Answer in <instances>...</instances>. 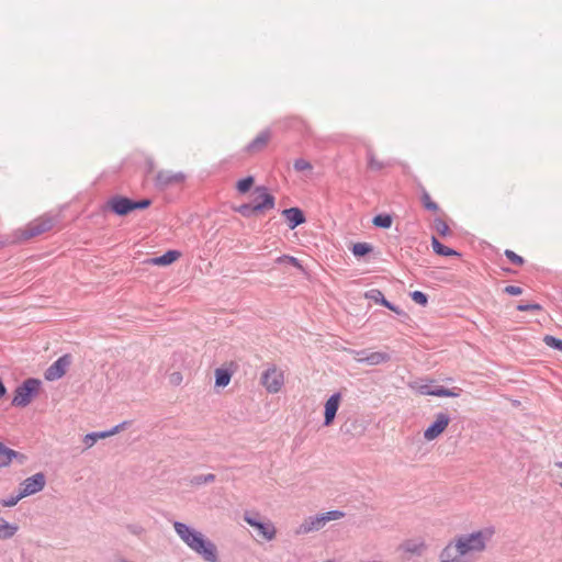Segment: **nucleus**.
<instances>
[{
	"instance_id": "1a4fd4ad",
	"label": "nucleus",
	"mask_w": 562,
	"mask_h": 562,
	"mask_svg": "<svg viewBox=\"0 0 562 562\" xmlns=\"http://www.w3.org/2000/svg\"><path fill=\"white\" fill-rule=\"evenodd\" d=\"M261 383L269 393H277L283 385V373L276 368L267 369L262 373Z\"/></svg>"
},
{
	"instance_id": "49530a36",
	"label": "nucleus",
	"mask_w": 562,
	"mask_h": 562,
	"mask_svg": "<svg viewBox=\"0 0 562 562\" xmlns=\"http://www.w3.org/2000/svg\"><path fill=\"white\" fill-rule=\"evenodd\" d=\"M244 520L251 527H254L255 529L258 527V525H260L261 520L259 519V514L258 513H254V514H248L246 513L245 516H244Z\"/></svg>"
},
{
	"instance_id": "39448f33",
	"label": "nucleus",
	"mask_w": 562,
	"mask_h": 562,
	"mask_svg": "<svg viewBox=\"0 0 562 562\" xmlns=\"http://www.w3.org/2000/svg\"><path fill=\"white\" fill-rule=\"evenodd\" d=\"M345 517V513L338 509L307 517L300 526L299 533H308L321 530L328 521Z\"/></svg>"
},
{
	"instance_id": "ea45409f",
	"label": "nucleus",
	"mask_w": 562,
	"mask_h": 562,
	"mask_svg": "<svg viewBox=\"0 0 562 562\" xmlns=\"http://www.w3.org/2000/svg\"><path fill=\"white\" fill-rule=\"evenodd\" d=\"M504 255L515 266L521 267L526 262V260L520 255H517L515 251L510 249H506L504 251Z\"/></svg>"
},
{
	"instance_id": "4be33fe9",
	"label": "nucleus",
	"mask_w": 562,
	"mask_h": 562,
	"mask_svg": "<svg viewBox=\"0 0 562 562\" xmlns=\"http://www.w3.org/2000/svg\"><path fill=\"white\" fill-rule=\"evenodd\" d=\"M181 257V252L179 250L170 249L167 250L161 256H156L147 259V262L153 266L166 267L173 263Z\"/></svg>"
},
{
	"instance_id": "6e6552de",
	"label": "nucleus",
	"mask_w": 562,
	"mask_h": 562,
	"mask_svg": "<svg viewBox=\"0 0 562 562\" xmlns=\"http://www.w3.org/2000/svg\"><path fill=\"white\" fill-rule=\"evenodd\" d=\"M46 484V476L43 472H37L25 479L20 484L21 496L27 497L41 492Z\"/></svg>"
},
{
	"instance_id": "a18cd8bd",
	"label": "nucleus",
	"mask_w": 562,
	"mask_h": 562,
	"mask_svg": "<svg viewBox=\"0 0 562 562\" xmlns=\"http://www.w3.org/2000/svg\"><path fill=\"white\" fill-rule=\"evenodd\" d=\"M284 128H299L303 125V121L299 117H286L282 121Z\"/></svg>"
},
{
	"instance_id": "c03bdc74",
	"label": "nucleus",
	"mask_w": 562,
	"mask_h": 562,
	"mask_svg": "<svg viewBox=\"0 0 562 562\" xmlns=\"http://www.w3.org/2000/svg\"><path fill=\"white\" fill-rule=\"evenodd\" d=\"M22 498H24V496H21V492H19L16 495H11L7 498H2L0 501V504L3 506V507H13L15 506Z\"/></svg>"
},
{
	"instance_id": "79ce46f5",
	"label": "nucleus",
	"mask_w": 562,
	"mask_h": 562,
	"mask_svg": "<svg viewBox=\"0 0 562 562\" xmlns=\"http://www.w3.org/2000/svg\"><path fill=\"white\" fill-rule=\"evenodd\" d=\"M516 308L519 312H540L543 310L542 305L539 303H520Z\"/></svg>"
},
{
	"instance_id": "a878e982",
	"label": "nucleus",
	"mask_w": 562,
	"mask_h": 562,
	"mask_svg": "<svg viewBox=\"0 0 562 562\" xmlns=\"http://www.w3.org/2000/svg\"><path fill=\"white\" fill-rule=\"evenodd\" d=\"M402 549L404 552L422 555L426 549V544L424 541L407 540L402 544Z\"/></svg>"
},
{
	"instance_id": "20e7f679",
	"label": "nucleus",
	"mask_w": 562,
	"mask_h": 562,
	"mask_svg": "<svg viewBox=\"0 0 562 562\" xmlns=\"http://www.w3.org/2000/svg\"><path fill=\"white\" fill-rule=\"evenodd\" d=\"M42 386V381L36 378H29L24 380L14 390V396L11 405L14 407L27 406L34 397L37 396Z\"/></svg>"
},
{
	"instance_id": "c85d7f7f",
	"label": "nucleus",
	"mask_w": 562,
	"mask_h": 562,
	"mask_svg": "<svg viewBox=\"0 0 562 562\" xmlns=\"http://www.w3.org/2000/svg\"><path fill=\"white\" fill-rule=\"evenodd\" d=\"M256 530L268 541L272 540L277 532L276 527L271 521H261Z\"/></svg>"
},
{
	"instance_id": "ddd939ff",
	"label": "nucleus",
	"mask_w": 562,
	"mask_h": 562,
	"mask_svg": "<svg viewBox=\"0 0 562 562\" xmlns=\"http://www.w3.org/2000/svg\"><path fill=\"white\" fill-rule=\"evenodd\" d=\"M340 400H341V394L339 392H336V393L331 394L325 402L324 423H323L324 426L328 427L334 423L336 414H337L339 405H340Z\"/></svg>"
},
{
	"instance_id": "4c0bfd02",
	"label": "nucleus",
	"mask_w": 562,
	"mask_h": 562,
	"mask_svg": "<svg viewBox=\"0 0 562 562\" xmlns=\"http://www.w3.org/2000/svg\"><path fill=\"white\" fill-rule=\"evenodd\" d=\"M277 263H283V262H286V263H290L291 266L300 269V270H304L301 261L296 258V257H293V256H290V255H282L280 257L277 258L276 260Z\"/></svg>"
},
{
	"instance_id": "f8f14e48",
	"label": "nucleus",
	"mask_w": 562,
	"mask_h": 562,
	"mask_svg": "<svg viewBox=\"0 0 562 562\" xmlns=\"http://www.w3.org/2000/svg\"><path fill=\"white\" fill-rule=\"evenodd\" d=\"M364 297L373 301L376 304H380L387 310L394 312L398 316H405L407 317V314L401 310L397 305L393 304L392 302L387 301L383 294V292L379 289H371L364 292Z\"/></svg>"
},
{
	"instance_id": "3c124183",
	"label": "nucleus",
	"mask_w": 562,
	"mask_h": 562,
	"mask_svg": "<svg viewBox=\"0 0 562 562\" xmlns=\"http://www.w3.org/2000/svg\"><path fill=\"white\" fill-rule=\"evenodd\" d=\"M26 456L16 451V456L13 457V460H16L19 464H23L26 461Z\"/></svg>"
},
{
	"instance_id": "dca6fc26",
	"label": "nucleus",
	"mask_w": 562,
	"mask_h": 562,
	"mask_svg": "<svg viewBox=\"0 0 562 562\" xmlns=\"http://www.w3.org/2000/svg\"><path fill=\"white\" fill-rule=\"evenodd\" d=\"M173 527L177 535L189 548L192 546L193 542H195L196 539H199V536L201 535L200 531L193 529L192 527L184 522L176 521L173 524Z\"/></svg>"
},
{
	"instance_id": "a19ab883",
	"label": "nucleus",
	"mask_w": 562,
	"mask_h": 562,
	"mask_svg": "<svg viewBox=\"0 0 562 562\" xmlns=\"http://www.w3.org/2000/svg\"><path fill=\"white\" fill-rule=\"evenodd\" d=\"M411 299L420 306L428 304V295L422 291H413L409 293Z\"/></svg>"
},
{
	"instance_id": "0eeeda50",
	"label": "nucleus",
	"mask_w": 562,
	"mask_h": 562,
	"mask_svg": "<svg viewBox=\"0 0 562 562\" xmlns=\"http://www.w3.org/2000/svg\"><path fill=\"white\" fill-rule=\"evenodd\" d=\"M72 362L70 353H65L53 362L45 371L44 378L47 381H56L63 378Z\"/></svg>"
},
{
	"instance_id": "6ab92c4d",
	"label": "nucleus",
	"mask_w": 562,
	"mask_h": 562,
	"mask_svg": "<svg viewBox=\"0 0 562 562\" xmlns=\"http://www.w3.org/2000/svg\"><path fill=\"white\" fill-rule=\"evenodd\" d=\"M194 552L206 562L218 561L217 548L209 538H205L204 541L195 548Z\"/></svg>"
},
{
	"instance_id": "c756f323",
	"label": "nucleus",
	"mask_w": 562,
	"mask_h": 562,
	"mask_svg": "<svg viewBox=\"0 0 562 562\" xmlns=\"http://www.w3.org/2000/svg\"><path fill=\"white\" fill-rule=\"evenodd\" d=\"M461 389L460 387H452V389H448V387H445L442 385H435L434 386V394L432 396H438V397H458L461 393Z\"/></svg>"
},
{
	"instance_id": "2eb2a0df",
	"label": "nucleus",
	"mask_w": 562,
	"mask_h": 562,
	"mask_svg": "<svg viewBox=\"0 0 562 562\" xmlns=\"http://www.w3.org/2000/svg\"><path fill=\"white\" fill-rule=\"evenodd\" d=\"M366 430L364 423L356 416L348 417L340 426V432L351 437L361 436Z\"/></svg>"
},
{
	"instance_id": "aec40b11",
	"label": "nucleus",
	"mask_w": 562,
	"mask_h": 562,
	"mask_svg": "<svg viewBox=\"0 0 562 562\" xmlns=\"http://www.w3.org/2000/svg\"><path fill=\"white\" fill-rule=\"evenodd\" d=\"M271 138L269 130L260 132L246 147L245 151L248 154H257L262 151Z\"/></svg>"
},
{
	"instance_id": "5701e85b",
	"label": "nucleus",
	"mask_w": 562,
	"mask_h": 562,
	"mask_svg": "<svg viewBox=\"0 0 562 562\" xmlns=\"http://www.w3.org/2000/svg\"><path fill=\"white\" fill-rule=\"evenodd\" d=\"M357 353L363 356L359 359L360 362H367L370 366L385 363L391 359L389 353L381 351L367 352L366 350H361Z\"/></svg>"
},
{
	"instance_id": "a211bd4d",
	"label": "nucleus",
	"mask_w": 562,
	"mask_h": 562,
	"mask_svg": "<svg viewBox=\"0 0 562 562\" xmlns=\"http://www.w3.org/2000/svg\"><path fill=\"white\" fill-rule=\"evenodd\" d=\"M126 424H127V422H123V423L112 427L109 430L92 431V432L87 434L83 437V443L86 445V448L87 449L91 448L98 441V439H103V438H106V437H110V436H113V435L117 434L121 429L124 428V426Z\"/></svg>"
},
{
	"instance_id": "4468645a",
	"label": "nucleus",
	"mask_w": 562,
	"mask_h": 562,
	"mask_svg": "<svg viewBox=\"0 0 562 562\" xmlns=\"http://www.w3.org/2000/svg\"><path fill=\"white\" fill-rule=\"evenodd\" d=\"M464 555L465 553H462V549L459 548L458 539L456 538L454 542H449L441 550L439 560L440 562H464Z\"/></svg>"
},
{
	"instance_id": "37998d69",
	"label": "nucleus",
	"mask_w": 562,
	"mask_h": 562,
	"mask_svg": "<svg viewBox=\"0 0 562 562\" xmlns=\"http://www.w3.org/2000/svg\"><path fill=\"white\" fill-rule=\"evenodd\" d=\"M293 168H294L295 171H305V170H312L313 166L306 159L297 158L293 162Z\"/></svg>"
},
{
	"instance_id": "f257e3e1",
	"label": "nucleus",
	"mask_w": 562,
	"mask_h": 562,
	"mask_svg": "<svg viewBox=\"0 0 562 562\" xmlns=\"http://www.w3.org/2000/svg\"><path fill=\"white\" fill-rule=\"evenodd\" d=\"M151 205L150 199L133 200L131 198L115 194L108 199L104 211H110L117 216H126L133 211L145 210Z\"/></svg>"
},
{
	"instance_id": "7c9ffc66",
	"label": "nucleus",
	"mask_w": 562,
	"mask_h": 562,
	"mask_svg": "<svg viewBox=\"0 0 562 562\" xmlns=\"http://www.w3.org/2000/svg\"><path fill=\"white\" fill-rule=\"evenodd\" d=\"M373 251V246L369 243H356L351 248V252L356 258H363Z\"/></svg>"
},
{
	"instance_id": "f03ea898",
	"label": "nucleus",
	"mask_w": 562,
	"mask_h": 562,
	"mask_svg": "<svg viewBox=\"0 0 562 562\" xmlns=\"http://www.w3.org/2000/svg\"><path fill=\"white\" fill-rule=\"evenodd\" d=\"M494 535L495 528L490 526L469 535H461L457 539L462 553L468 554L471 552H483Z\"/></svg>"
},
{
	"instance_id": "13d9d810",
	"label": "nucleus",
	"mask_w": 562,
	"mask_h": 562,
	"mask_svg": "<svg viewBox=\"0 0 562 562\" xmlns=\"http://www.w3.org/2000/svg\"><path fill=\"white\" fill-rule=\"evenodd\" d=\"M325 562H335V561H334V560H327V561H325Z\"/></svg>"
},
{
	"instance_id": "9b49d317",
	"label": "nucleus",
	"mask_w": 562,
	"mask_h": 562,
	"mask_svg": "<svg viewBox=\"0 0 562 562\" xmlns=\"http://www.w3.org/2000/svg\"><path fill=\"white\" fill-rule=\"evenodd\" d=\"M254 193L257 196L254 200L255 205H260V214L267 210H272L276 206V198L269 192V189L265 186H258L255 188Z\"/></svg>"
},
{
	"instance_id": "72a5a7b5",
	"label": "nucleus",
	"mask_w": 562,
	"mask_h": 562,
	"mask_svg": "<svg viewBox=\"0 0 562 562\" xmlns=\"http://www.w3.org/2000/svg\"><path fill=\"white\" fill-rule=\"evenodd\" d=\"M16 456V451L8 448L2 441H0V462L8 467L13 461V457Z\"/></svg>"
},
{
	"instance_id": "09e8293b",
	"label": "nucleus",
	"mask_w": 562,
	"mask_h": 562,
	"mask_svg": "<svg viewBox=\"0 0 562 562\" xmlns=\"http://www.w3.org/2000/svg\"><path fill=\"white\" fill-rule=\"evenodd\" d=\"M434 386L431 383H427V384H422L419 387H418V392L422 394V395H431L434 394Z\"/></svg>"
},
{
	"instance_id": "6e6d98bb",
	"label": "nucleus",
	"mask_w": 562,
	"mask_h": 562,
	"mask_svg": "<svg viewBox=\"0 0 562 562\" xmlns=\"http://www.w3.org/2000/svg\"><path fill=\"white\" fill-rule=\"evenodd\" d=\"M502 270L507 273V274H510V273H515L516 271L513 270L512 268H505V267H502Z\"/></svg>"
},
{
	"instance_id": "de8ad7c7",
	"label": "nucleus",
	"mask_w": 562,
	"mask_h": 562,
	"mask_svg": "<svg viewBox=\"0 0 562 562\" xmlns=\"http://www.w3.org/2000/svg\"><path fill=\"white\" fill-rule=\"evenodd\" d=\"M503 292L512 296H517L522 293V289L517 285H507L504 288Z\"/></svg>"
},
{
	"instance_id": "c9c22d12",
	"label": "nucleus",
	"mask_w": 562,
	"mask_h": 562,
	"mask_svg": "<svg viewBox=\"0 0 562 562\" xmlns=\"http://www.w3.org/2000/svg\"><path fill=\"white\" fill-rule=\"evenodd\" d=\"M215 479H216V476L213 473L199 474V475L193 476L190 480V483L192 485L199 486V485H203V484L213 483L215 481Z\"/></svg>"
},
{
	"instance_id": "b1692460",
	"label": "nucleus",
	"mask_w": 562,
	"mask_h": 562,
	"mask_svg": "<svg viewBox=\"0 0 562 562\" xmlns=\"http://www.w3.org/2000/svg\"><path fill=\"white\" fill-rule=\"evenodd\" d=\"M431 247H432V251L438 255V256H442V257H461V252L443 245L437 237L432 236L431 237Z\"/></svg>"
},
{
	"instance_id": "864d4df0",
	"label": "nucleus",
	"mask_w": 562,
	"mask_h": 562,
	"mask_svg": "<svg viewBox=\"0 0 562 562\" xmlns=\"http://www.w3.org/2000/svg\"><path fill=\"white\" fill-rule=\"evenodd\" d=\"M7 394V387L3 383V381L0 379V398L3 397Z\"/></svg>"
},
{
	"instance_id": "f3484780",
	"label": "nucleus",
	"mask_w": 562,
	"mask_h": 562,
	"mask_svg": "<svg viewBox=\"0 0 562 562\" xmlns=\"http://www.w3.org/2000/svg\"><path fill=\"white\" fill-rule=\"evenodd\" d=\"M281 214L286 220L290 229H294L306 222L304 212L297 206L284 209Z\"/></svg>"
},
{
	"instance_id": "423d86ee",
	"label": "nucleus",
	"mask_w": 562,
	"mask_h": 562,
	"mask_svg": "<svg viewBox=\"0 0 562 562\" xmlns=\"http://www.w3.org/2000/svg\"><path fill=\"white\" fill-rule=\"evenodd\" d=\"M451 418L446 412H439L435 415V420L424 430V438L427 441L437 439L448 427Z\"/></svg>"
},
{
	"instance_id": "473e14b6",
	"label": "nucleus",
	"mask_w": 562,
	"mask_h": 562,
	"mask_svg": "<svg viewBox=\"0 0 562 562\" xmlns=\"http://www.w3.org/2000/svg\"><path fill=\"white\" fill-rule=\"evenodd\" d=\"M420 202L423 204V206L425 207V210L427 211H430V212H438L439 211V205L431 200L429 193L427 192V190L422 187L420 188Z\"/></svg>"
},
{
	"instance_id": "4d7b16f0",
	"label": "nucleus",
	"mask_w": 562,
	"mask_h": 562,
	"mask_svg": "<svg viewBox=\"0 0 562 562\" xmlns=\"http://www.w3.org/2000/svg\"><path fill=\"white\" fill-rule=\"evenodd\" d=\"M555 465L559 468V469H562V461L560 462H557Z\"/></svg>"
},
{
	"instance_id": "bf43d9fd",
	"label": "nucleus",
	"mask_w": 562,
	"mask_h": 562,
	"mask_svg": "<svg viewBox=\"0 0 562 562\" xmlns=\"http://www.w3.org/2000/svg\"><path fill=\"white\" fill-rule=\"evenodd\" d=\"M0 468H4V465L0 462Z\"/></svg>"
},
{
	"instance_id": "412c9836",
	"label": "nucleus",
	"mask_w": 562,
	"mask_h": 562,
	"mask_svg": "<svg viewBox=\"0 0 562 562\" xmlns=\"http://www.w3.org/2000/svg\"><path fill=\"white\" fill-rule=\"evenodd\" d=\"M367 168L371 171H381L392 166L389 160H379L371 145L366 146Z\"/></svg>"
},
{
	"instance_id": "393cba45",
	"label": "nucleus",
	"mask_w": 562,
	"mask_h": 562,
	"mask_svg": "<svg viewBox=\"0 0 562 562\" xmlns=\"http://www.w3.org/2000/svg\"><path fill=\"white\" fill-rule=\"evenodd\" d=\"M259 207H260V205H255L251 203H243L238 206H233L232 210L246 218H250L252 216L260 214Z\"/></svg>"
},
{
	"instance_id": "052dcab7",
	"label": "nucleus",
	"mask_w": 562,
	"mask_h": 562,
	"mask_svg": "<svg viewBox=\"0 0 562 562\" xmlns=\"http://www.w3.org/2000/svg\"><path fill=\"white\" fill-rule=\"evenodd\" d=\"M560 486L562 487V481L560 482Z\"/></svg>"
},
{
	"instance_id": "bb28decb",
	"label": "nucleus",
	"mask_w": 562,
	"mask_h": 562,
	"mask_svg": "<svg viewBox=\"0 0 562 562\" xmlns=\"http://www.w3.org/2000/svg\"><path fill=\"white\" fill-rule=\"evenodd\" d=\"M233 372L226 368L215 370V386L225 387L229 384Z\"/></svg>"
},
{
	"instance_id": "f704fd0d",
	"label": "nucleus",
	"mask_w": 562,
	"mask_h": 562,
	"mask_svg": "<svg viewBox=\"0 0 562 562\" xmlns=\"http://www.w3.org/2000/svg\"><path fill=\"white\" fill-rule=\"evenodd\" d=\"M255 184V177L254 176H247L245 178L239 179L236 182V190L239 194H246L250 191L252 186Z\"/></svg>"
},
{
	"instance_id": "9d476101",
	"label": "nucleus",
	"mask_w": 562,
	"mask_h": 562,
	"mask_svg": "<svg viewBox=\"0 0 562 562\" xmlns=\"http://www.w3.org/2000/svg\"><path fill=\"white\" fill-rule=\"evenodd\" d=\"M186 179V176L182 172H170L166 170H160L157 172L155 177V187L159 190H165L172 184L181 183Z\"/></svg>"
},
{
	"instance_id": "58836bf2",
	"label": "nucleus",
	"mask_w": 562,
	"mask_h": 562,
	"mask_svg": "<svg viewBox=\"0 0 562 562\" xmlns=\"http://www.w3.org/2000/svg\"><path fill=\"white\" fill-rule=\"evenodd\" d=\"M543 342L546 344V346L562 352V339L557 338L552 335H546L543 337Z\"/></svg>"
},
{
	"instance_id": "e433bc0d",
	"label": "nucleus",
	"mask_w": 562,
	"mask_h": 562,
	"mask_svg": "<svg viewBox=\"0 0 562 562\" xmlns=\"http://www.w3.org/2000/svg\"><path fill=\"white\" fill-rule=\"evenodd\" d=\"M434 228L438 232L441 237H446L451 234L448 224L440 217L434 220Z\"/></svg>"
},
{
	"instance_id": "603ef678",
	"label": "nucleus",
	"mask_w": 562,
	"mask_h": 562,
	"mask_svg": "<svg viewBox=\"0 0 562 562\" xmlns=\"http://www.w3.org/2000/svg\"><path fill=\"white\" fill-rule=\"evenodd\" d=\"M206 537L201 532V535L199 536V539L195 540V542L192 543V546L190 547L191 550H195V548H198V546H200L202 543V541H204Z\"/></svg>"
},
{
	"instance_id": "cd10ccee",
	"label": "nucleus",
	"mask_w": 562,
	"mask_h": 562,
	"mask_svg": "<svg viewBox=\"0 0 562 562\" xmlns=\"http://www.w3.org/2000/svg\"><path fill=\"white\" fill-rule=\"evenodd\" d=\"M18 529V525L10 524L4 518L0 517V539L5 540L12 538Z\"/></svg>"
},
{
	"instance_id": "5fc2aeb1",
	"label": "nucleus",
	"mask_w": 562,
	"mask_h": 562,
	"mask_svg": "<svg viewBox=\"0 0 562 562\" xmlns=\"http://www.w3.org/2000/svg\"><path fill=\"white\" fill-rule=\"evenodd\" d=\"M14 240V234L12 235V239L11 240H0V248L4 247L5 245L8 244H15L16 241H13Z\"/></svg>"
},
{
	"instance_id": "8fccbe9b",
	"label": "nucleus",
	"mask_w": 562,
	"mask_h": 562,
	"mask_svg": "<svg viewBox=\"0 0 562 562\" xmlns=\"http://www.w3.org/2000/svg\"><path fill=\"white\" fill-rule=\"evenodd\" d=\"M181 381H182V375H181V373H180V372H173V373H171V375H170V382H171L172 384L178 385V384H180V383H181Z\"/></svg>"
},
{
	"instance_id": "2f4dec72",
	"label": "nucleus",
	"mask_w": 562,
	"mask_h": 562,
	"mask_svg": "<svg viewBox=\"0 0 562 562\" xmlns=\"http://www.w3.org/2000/svg\"><path fill=\"white\" fill-rule=\"evenodd\" d=\"M392 223L393 217L389 213H380L372 218V224L379 228L387 229L392 226Z\"/></svg>"
},
{
	"instance_id": "7ed1b4c3",
	"label": "nucleus",
	"mask_w": 562,
	"mask_h": 562,
	"mask_svg": "<svg viewBox=\"0 0 562 562\" xmlns=\"http://www.w3.org/2000/svg\"><path fill=\"white\" fill-rule=\"evenodd\" d=\"M58 220L56 216L43 215L32 222H30L25 228L14 232L13 241H25L30 238L36 237L50 231Z\"/></svg>"
}]
</instances>
